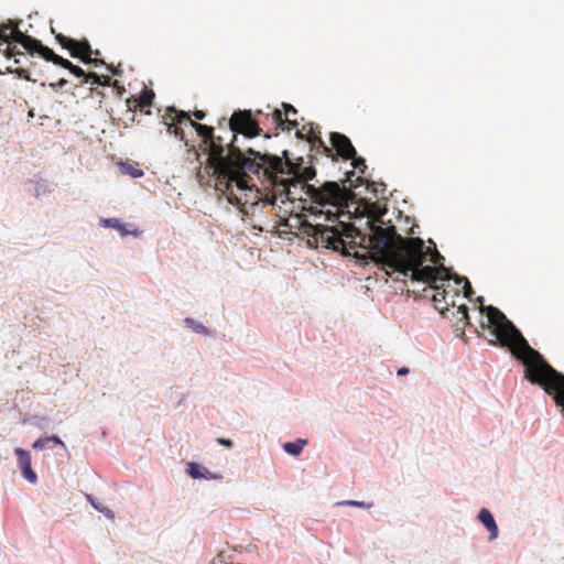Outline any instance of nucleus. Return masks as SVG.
<instances>
[{
    "label": "nucleus",
    "mask_w": 564,
    "mask_h": 564,
    "mask_svg": "<svg viewBox=\"0 0 564 564\" xmlns=\"http://www.w3.org/2000/svg\"><path fill=\"white\" fill-rule=\"evenodd\" d=\"M55 39L64 48L69 51L72 57L79 58L84 63L91 61L93 50L87 40L76 41L61 33L56 34Z\"/></svg>",
    "instance_id": "423d86ee"
},
{
    "label": "nucleus",
    "mask_w": 564,
    "mask_h": 564,
    "mask_svg": "<svg viewBox=\"0 0 564 564\" xmlns=\"http://www.w3.org/2000/svg\"><path fill=\"white\" fill-rule=\"evenodd\" d=\"M187 121L191 124L193 121L189 115L185 111H176L175 108L169 107L166 115L163 116V123L166 126L167 132L174 134L176 138L184 140V131L178 124Z\"/></svg>",
    "instance_id": "6e6552de"
},
{
    "label": "nucleus",
    "mask_w": 564,
    "mask_h": 564,
    "mask_svg": "<svg viewBox=\"0 0 564 564\" xmlns=\"http://www.w3.org/2000/svg\"><path fill=\"white\" fill-rule=\"evenodd\" d=\"M48 444H50V442H48V437H43V438H39V440H36V441L33 443L32 447H33L34 449L42 451V449H44Z\"/></svg>",
    "instance_id": "cd10ccee"
},
{
    "label": "nucleus",
    "mask_w": 564,
    "mask_h": 564,
    "mask_svg": "<svg viewBox=\"0 0 564 564\" xmlns=\"http://www.w3.org/2000/svg\"><path fill=\"white\" fill-rule=\"evenodd\" d=\"M262 129L259 122L252 116L251 110H237L228 120L226 129L227 137H231V141H238L237 134L251 139L260 135Z\"/></svg>",
    "instance_id": "39448f33"
},
{
    "label": "nucleus",
    "mask_w": 564,
    "mask_h": 564,
    "mask_svg": "<svg viewBox=\"0 0 564 564\" xmlns=\"http://www.w3.org/2000/svg\"><path fill=\"white\" fill-rule=\"evenodd\" d=\"M452 280H454V282H455V284L457 286H460L462 284H464L463 289H464L465 297H470L471 296V294L474 292H473L471 285H470L469 281L467 280V278L458 276L457 274L453 273V279Z\"/></svg>",
    "instance_id": "412c9836"
},
{
    "label": "nucleus",
    "mask_w": 564,
    "mask_h": 564,
    "mask_svg": "<svg viewBox=\"0 0 564 564\" xmlns=\"http://www.w3.org/2000/svg\"><path fill=\"white\" fill-rule=\"evenodd\" d=\"M48 442H50V443H53V444H55V445H62V446H64V443H63V442L59 440V437H58V436H56V435L48 436Z\"/></svg>",
    "instance_id": "c9c22d12"
},
{
    "label": "nucleus",
    "mask_w": 564,
    "mask_h": 564,
    "mask_svg": "<svg viewBox=\"0 0 564 564\" xmlns=\"http://www.w3.org/2000/svg\"><path fill=\"white\" fill-rule=\"evenodd\" d=\"M351 160H352V163H351V164H352L354 169H357V170H359L361 173H364L365 169L367 167L365 159H362V158H357V156L355 155V156H354V159H351Z\"/></svg>",
    "instance_id": "a878e982"
},
{
    "label": "nucleus",
    "mask_w": 564,
    "mask_h": 564,
    "mask_svg": "<svg viewBox=\"0 0 564 564\" xmlns=\"http://www.w3.org/2000/svg\"><path fill=\"white\" fill-rule=\"evenodd\" d=\"M357 181H358L359 183H362V178H361L360 176H358V177H357Z\"/></svg>",
    "instance_id": "c03bdc74"
},
{
    "label": "nucleus",
    "mask_w": 564,
    "mask_h": 564,
    "mask_svg": "<svg viewBox=\"0 0 564 564\" xmlns=\"http://www.w3.org/2000/svg\"><path fill=\"white\" fill-rule=\"evenodd\" d=\"M119 170L122 174L129 175L132 178H139L143 176V171L139 167L138 163L120 162L118 163Z\"/></svg>",
    "instance_id": "a211bd4d"
},
{
    "label": "nucleus",
    "mask_w": 564,
    "mask_h": 564,
    "mask_svg": "<svg viewBox=\"0 0 564 564\" xmlns=\"http://www.w3.org/2000/svg\"><path fill=\"white\" fill-rule=\"evenodd\" d=\"M193 116L195 117V119L197 120H203L205 118V112L203 110H195L193 112Z\"/></svg>",
    "instance_id": "e433bc0d"
},
{
    "label": "nucleus",
    "mask_w": 564,
    "mask_h": 564,
    "mask_svg": "<svg viewBox=\"0 0 564 564\" xmlns=\"http://www.w3.org/2000/svg\"><path fill=\"white\" fill-rule=\"evenodd\" d=\"M112 86L118 90L119 95L124 91V87L121 86L118 80H113Z\"/></svg>",
    "instance_id": "4c0bfd02"
},
{
    "label": "nucleus",
    "mask_w": 564,
    "mask_h": 564,
    "mask_svg": "<svg viewBox=\"0 0 564 564\" xmlns=\"http://www.w3.org/2000/svg\"><path fill=\"white\" fill-rule=\"evenodd\" d=\"M59 66L65 68V69H68L76 77H83L84 80L86 79L87 73H85V70L82 69L79 66L74 65L68 59L64 58L63 62H61Z\"/></svg>",
    "instance_id": "aec40b11"
},
{
    "label": "nucleus",
    "mask_w": 564,
    "mask_h": 564,
    "mask_svg": "<svg viewBox=\"0 0 564 564\" xmlns=\"http://www.w3.org/2000/svg\"><path fill=\"white\" fill-rule=\"evenodd\" d=\"M11 58L13 59V65L7 67L9 73L17 74L19 78H23L29 82H36L30 77L29 69L26 67L28 63L33 64L29 56L28 59L21 55L11 56Z\"/></svg>",
    "instance_id": "ddd939ff"
},
{
    "label": "nucleus",
    "mask_w": 564,
    "mask_h": 564,
    "mask_svg": "<svg viewBox=\"0 0 564 564\" xmlns=\"http://www.w3.org/2000/svg\"><path fill=\"white\" fill-rule=\"evenodd\" d=\"M87 64H93L94 66H99V65H105V62L102 59H99V58H93L91 57V61L88 62Z\"/></svg>",
    "instance_id": "58836bf2"
},
{
    "label": "nucleus",
    "mask_w": 564,
    "mask_h": 564,
    "mask_svg": "<svg viewBox=\"0 0 564 564\" xmlns=\"http://www.w3.org/2000/svg\"><path fill=\"white\" fill-rule=\"evenodd\" d=\"M354 175L355 171L347 172L343 185L337 182H325L319 186L303 185L306 197H300V199L308 200L311 213L315 216H324V219L332 225L305 224L302 231L308 237L307 242L311 247L332 249L345 256H350V250H356L359 247L370 253L373 259V252L367 239L372 235L373 226L383 227L381 217L377 216L368 220L370 230L368 236L361 235L352 224L340 220L343 216L350 218L349 212L346 213L345 209L355 197L351 192V187L356 186L351 181Z\"/></svg>",
    "instance_id": "f03ea898"
},
{
    "label": "nucleus",
    "mask_w": 564,
    "mask_h": 564,
    "mask_svg": "<svg viewBox=\"0 0 564 564\" xmlns=\"http://www.w3.org/2000/svg\"><path fill=\"white\" fill-rule=\"evenodd\" d=\"M11 30H12L11 25H2L0 28V41H2V40H9L10 41L9 32Z\"/></svg>",
    "instance_id": "c756f323"
},
{
    "label": "nucleus",
    "mask_w": 564,
    "mask_h": 564,
    "mask_svg": "<svg viewBox=\"0 0 564 564\" xmlns=\"http://www.w3.org/2000/svg\"><path fill=\"white\" fill-rule=\"evenodd\" d=\"M23 477L31 484H35L37 481V476L35 471L32 469V466H23L21 467Z\"/></svg>",
    "instance_id": "b1692460"
},
{
    "label": "nucleus",
    "mask_w": 564,
    "mask_h": 564,
    "mask_svg": "<svg viewBox=\"0 0 564 564\" xmlns=\"http://www.w3.org/2000/svg\"><path fill=\"white\" fill-rule=\"evenodd\" d=\"M339 505L352 506V507H359V508H370L371 507V505H366L365 502L355 501V500L343 501Z\"/></svg>",
    "instance_id": "c85d7f7f"
},
{
    "label": "nucleus",
    "mask_w": 564,
    "mask_h": 564,
    "mask_svg": "<svg viewBox=\"0 0 564 564\" xmlns=\"http://www.w3.org/2000/svg\"><path fill=\"white\" fill-rule=\"evenodd\" d=\"M408 373H409V369H408V368H404V367L400 368V369L398 370V372H397V375H398V376H405V375H408Z\"/></svg>",
    "instance_id": "ea45409f"
},
{
    "label": "nucleus",
    "mask_w": 564,
    "mask_h": 564,
    "mask_svg": "<svg viewBox=\"0 0 564 564\" xmlns=\"http://www.w3.org/2000/svg\"><path fill=\"white\" fill-rule=\"evenodd\" d=\"M191 126L203 140L200 147L208 154L205 170L215 177V188L226 194L230 203L234 199L240 203L232 188H249V173L260 176L259 156L250 153L251 149L243 153L238 141H231V137H227L226 130L224 134L216 135L213 127L196 121H191Z\"/></svg>",
    "instance_id": "7ed1b4c3"
},
{
    "label": "nucleus",
    "mask_w": 564,
    "mask_h": 564,
    "mask_svg": "<svg viewBox=\"0 0 564 564\" xmlns=\"http://www.w3.org/2000/svg\"><path fill=\"white\" fill-rule=\"evenodd\" d=\"M14 453L17 455L20 467L31 465V455L28 451L18 447L14 449Z\"/></svg>",
    "instance_id": "5701e85b"
},
{
    "label": "nucleus",
    "mask_w": 564,
    "mask_h": 564,
    "mask_svg": "<svg viewBox=\"0 0 564 564\" xmlns=\"http://www.w3.org/2000/svg\"><path fill=\"white\" fill-rule=\"evenodd\" d=\"M319 131H316L313 123H305L301 129H296V137L302 140H306L312 147L322 148L323 151L329 155L330 149L324 143L319 135Z\"/></svg>",
    "instance_id": "9b49d317"
},
{
    "label": "nucleus",
    "mask_w": 564,
    "mask_h": 564,
    "mask_svg": "<svg viewBox=\"0 0 564 564\" xmlns=\"http://www.w3.org/2000/svg\"><path fill=\"white\" fill-rule=\"evenodd\" d=\"M113 80L109 76L100 75L99 86H112Z\"/></svg>",
    "instance_id": "2f4dec72"
},
{
    "label": "nucleus",
    "mask_w": 564,
    "mask_h": 564,
    "mask_svg": "<svg viewBox=\"0 0 564 564\" xmlns=\"http://www.w3.org/2000/svg\"><path fill=\"white\" fill-rule=\"evenodd\" d=\"M216 442H217L218 444L224 445V446L229 447V448H231V447L234 446L232 441H231V440H228V438L218 437V438L216 440Z\"/></svg>",
    "instance_id": "72a5a7b5"
},
{
    "label": "nucleus",
    "mask_w": 564,
    "mask_h": 564,
    "mask_svg": "<svg viewBox=\"0 0 564 564\" xmlns=\"http://www.w3.org/2000/svg\"><path fill=\"white\" fill-rule=\"evenodd\" d=\"M154 97V91L145 87L138 97L132 96L126 100L128 110L135 111L139 109L141 112L149 116L151 115V110L149 108L152 106Z\"/></svg>",
    "instance_id": "9d476101"
},
{
    "label": "nucleus",
    "mask_w": 564,
    "mask_h": 564,
    "mask_svg": "<svg viewBox=\"0 0 564 564\" xmlns=\"http://www.w3.org/2000/svg\"><path fill=\"white\" fill-rule=\"evenodd\" d=\"M90 90H91V93H95L99 97H105V94L102 90H98V89H94V88H91Z\"/></svg>",
    "instance_id": "a19ab883"
},
{
    "label": "nucleus",
    "mask_w": 564,
    "mask_h": 564,
    "mask_svg": "<svg viewBox=\"0 0 564 564\" xmlns=\"http://www.w3.org/2000/svg\"><path fill=\"white\" fill-rule=\"evenodd\" d=\"M250 153H256L260 159L261 172L258 177L263 178L272 186L273 194L270 197L267 196V200L272 206L276 205L278 199L281 203L296 199L293 189L300 187L304 193L303 185H310L307 181L313 180L316 175L313 166H302V163H293L288 158V151L283 152L285 161L276 155L261 154L253 150H250ZM299 162H303V159H299Z\"/></svg>",
    "instance_id": "20e7f679"
},
{
    "label": "nucleus",
    "mask_w": 564,
    "mask_h": 564,
    "mask_svg": "<svg viewBox=\"0 0 564 564\" xmlns=\"http://www.w3.org/2000/svg\"><path fill=\"white\" fill-rule=\"evenodd\" d=\"M185 323L186 325L192 328L194 332L196 333H203V334H207V329L204 325H202L200 323L196 322L195 319L193 318H186L185 319Z\"/></svg>",
    "instance_id": "393cba45"
},
{
    "label": "nucleus",
    "mask_w": 564,
    "mask_h": 564,
    "mask_svg": "<svg viewBox=\"0 0 564 564\" xmlns=\"http://www.w3.org/2000/svg\"><path fill=\"white\" fill-rule=\"evenodd\" d=\"M108 69H110L113 74H117V75L119 74V69L112 67L111 65L108 66Z\"/></svg>",
    "instance_id": "79ce46f5"
},
{
    "label": "nucleus",
    "mask_w": 564,
    "mask_h": 564,
    "mask_svg": "<svg viewBox=\"0 0 564 564\" xmlns=\"http://www.w3.org/2000/svg\"><path fill=\"white\" fill-rule=\"evenodd\" d=\"M67 79L61 78L57 83H51L50 86L54 89L62 88L67 85Z\"/></svg>",
    "instance_id": "f704fd0d"
},
{
    "label": "nucleus",
    "mask_w": 564,
    "mask_h": 564,
    "mask_svg": "<svg viewBox=\"0 0 564 564\" xmlns=\"http://www.w3.org/2000/svg\"><path fill=\"white\" fill-rule=\"evenodd\" d=\"M373 252V260L404 274L411 281L426 283L435 293L432 301L436 310L443 312L455 306V297L447 290L453 279L452 271L444 267L443 256L433 247H425L421 238H403L395 227L373 226L372 235L367 239Z\"/></svg>",
    "instance_id": "f257e3e1"
},
{
    "label": "nucleus",
    "mask_w": 564,
    "mask_h": 564,
    "mask_svg": "<svg viewBox=\"0 0 564 564\" xmlns=\"http://www.w3.org/2000/svg\"><path fill=\"white\" fill-rule=\"evenodd\" d=\"M478 520L485 525V528L490 532V540H494L498 535V527L496 521L491 514V512L482 508L478 513Z\"/></svg>",
    "instance_id": "2eb2a0df"
},
{
    "label": "nucleus",
    "mask_w": 564,
    "mask_h": 564,
    "mask_svg": "<svg viewBox=\"0 0 564 564\" xmlns=\"http://www.w3.org/2000/svg\"><path fill=\"white\" fill-rule=\"evenodd\" d=\"M0 54H3L6 57L11 58V56L21 55L25 59H28V54L20 51L18 46L9 40L0 41Z\"/></svg>",
    "instance_id": "f3484780"
},
{
    "label": "nucleus",
    "mask_w": 564,
    "mask_h": 564,
    "mask_svg": "<svg viewBox=\"0 0 564 564\" xmlns=\"http://www.w3.org/2000/svg\"><path fill=\"white\" fill-rule=\"evenodd\" d=\"M187 473L194 478V479H217L218 476H214L208 469L200 466L197 463H188L187 464Z\"/></svg>",
    "instance_id": "dca6fc26"
},
{
    "label": "nucleus",
    "mask_w": 564,
    "mask_h": 564,
    "mask_svg": "<svg viewBox=\"0 0 564 564\" xmlns=\"http://www.w3.org/2000/svg\"><path fill=\"white\" fill-rule=\"evenodd\" d=\"M30 55L37 54L42 58H44L47 62H52L55 65H61V62H63V57L55 54L53 50L42 44L41 41L36 40L33 42L32 46L28 51Z\"/></svg>",
    "instance_id": "f8f14e48"
},
{
    "label": "nucleus",
    "mask_w": 564,
    "mask_h": 564,
    "mask_svg": "<svg viewBox=\"0 0 564 564\" xmlns=\"http://www.w3.org/2000/svg\"><path fill=\"white\" fill-rule=\"evenodd\" d=\"M458 312L462 314V319L468 323V308L465 304L458 305Z\"/></svg>",
    "instance_id": "473e14b6"
},
{
    "label": "nucleus",
    "mask_w": 564,
    "mask_h": 564,
    "mask_svg": "<svg viewBox=\"0 0 564 564\" xmlns=\"http://www.w3.org/2000/svg\"><path fill=\"white\" fill-rule=\"evenodd\" d=\"M102 224L105 227L117 229L118 231H120L122 237H126L129 234V231L126 230L124 226L117 218L104 219Z\"/></svg>",
    "instance_id": "4be33fe9"
},
{
    "label": "nucleus",
    "mask_w": 564,
    "mask_h": 564,
    "mask_svg": "<svg viewBox=\"0 0 564 564\" xmlns=\"http://www.w3.org/2000/svg\"><path fill=\"white\" fill-rule=\"evenodd\" d=\"M93 54H94L95 56H98V55L100 54V52H99L98 50H96V51H93Z\"/></svg>",
    "instance_id": "37998d69"
},
{
    "label": "nucleus",
    "mask_w": 564,
    "mask_h": 564,
    "mask_svg": "<svg viewBox=\"0 0 564 564\" xmlns=\"http://www.w3.org/2000/svg\"><path fill=\"white\" fill-rule=\"evenodd\" d=\"M330 143L332 148L329 149H334L337 155H339L344 160L354 159V156L357 154L356 149L352 145L350 139L343 133L332 132Z\"/></svg>",
    "instance_id": "1a4fd4ad"
},
{
    "label": "nucleus",
    "mask_w": 564,
    "mask_h": 564,
    "mask_svg": "<svg viewBox=\"0 0 564 564\" xmlns=\"http://www.w3.org/2000/svg\"><path fill=\"white\" fill-rule=\"evenodd\" d=\"M306 444L305 440H297L296 442H288L283 444L284 451L293 456H299L302 451L303 446Z\"/></svg>",
    "instance_id": "6ab92c4d"
},
{
    "label": "nucleus",
    "mask_w": 564,
    "mask_h": 564,
    "mask_svg": "<svg viewBox=\"0 0 564 564\" xmlns=\"http://www.w3.org/2000/svg\"><path fill=\"white\" fill-rule=\"evenodd\" d=\"M284 112L280 109H274L271 113V122L275 128L283 131H291L297 127L296 115L297 110L290 104H282Z\"/></svg>",
    "instance_id": "0eeeda50"
},
{
    "label": "nucleus",
    "mask_w": 564,
    "mask_h": 564,
    "mask_svg": "<svg viewBox=\"0 0 564 564\" xmlns=\"http://www.w3.org/2000/svg\"><path fill=\"white\" fill-rule=\"evenodd\" d=\"M9 37L11 43L15 45L21 44L25 51H29L35 41L34 37L22 33L18 25L12 26V30L9 32Z\"/></svg>",
    "instance_id": "4468645a"
},
{
    "label": "nucleus",
    "mask_w": 564,
    "mask_h": 564,
    "mask_svg": "<svg viewBox=\"0 0 564 564\" xmlns=\"http://www.w3.org/2000/svg\"><path fill=\"white\" fill-rule=\"evenodd\" d=\"M87 499L90 501L91 506H93L96 510H98V511H100V512H104V513H105L107 517H109V518H113V514H112L111 510H109L108 508H102V507H100L99 505H97V503L94 501V499L91 498V496H89V495H88V496H87Z\"/></svg>",
    "instance_id": "bb28decb"
},
{
    "label": "nucleus",
    "mask_w": 564,
    "mask_h": 564,
    "mask_svg": "<svg viewBox=\"0 0 564 564\" xmlns=\"http://www.w3.org/2000/svg\"><path fill=\"white\" fill-rule=\"evenodd\" d=\"M90 80H91L93 84L98 85V83L100 82V75H98L96 73H87L85 83H88Z\"/></svg>",
    "instance_id": "7c9ffc66"
}]
</instances>
